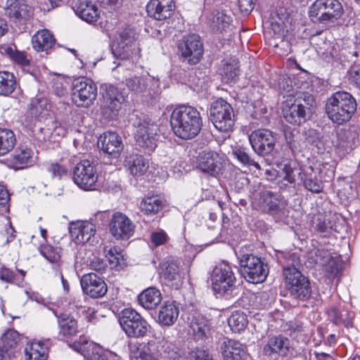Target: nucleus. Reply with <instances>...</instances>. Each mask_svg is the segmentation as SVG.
Returning <instances> with one entry per match:
<instances>
[{
  "label": "nucleus",
  "instance_id": "55",
  "mask_svg": "<svg viewBox=\"0 0 360 360\" xmlns=\"http://www.w3.org/2000/svg\"><path fill=\"white\" fill-rule=\"evenodd\" d=\"M53 91L59 97H63L68 94L67 86L68 82L67 80L60 76H56L52 79Z\"/></svg>",
  "mask_w": 360,
  "mask_h": 360
},
{
  "label": "nucleus",
  "instance_id": "30",
  "mask_svg": "<svg viewBox=\"0 0 360 360\" xmlns=\"http://www.w3.org/2000/svg\"><path fill=\"white\" fill-rule=\"evenodd\" d=\"M103 98L112 111H117L125 101L124 94L112 84H105Z\"/></svg>",
  "mask_w": 360,
  "mask_h": 360
},
{
  "label": "nucleus",
  "instance_id": "41",
  "mask_svg": "<svg viewBox=\"0 0 360 360\" xmlns=\"http://www.w3.org/2000/svg\"><path fill=\"white\" fill-rule=\"evenodd\" d=\"M288 349V338L281 336H276L268 340L264 347V352L266 355H271L274 353L284 354Z\"/></svg>",
  "mask_w": 360,
  "mask_h": 360
},
{
  "label": "nucleus",
  "instance_id": "38",
  "mask_svg": "<svg viewBox=\"0 0 360 360\" xmlns=\"http://www.w3.org/2000/svg\"><path fill=\"white\" fill-rule=\"evenodd\" d=\"M162 299L160 292L155 288H148L143 290L138 297L139 304L145 309L155 308Z\"/></svg>",
  "mask_w": 360,
  "mask_h": 360
},
{
  "label": "nucleus",
  "instance_id": "15",
  "mask_svg": "<svg viewBox=\"0 0 360 360\" xmlns=\"http://www.w3.org/2000/svg\"><path fill=\"white\" fill-rule=\"evenodd\" d=\"M135 42L134 32L124 30L120 32L112 45V52L114 56L121 60H127L132 54V46Z\"/></svg>",
  "mask_w": 360,
  "mask_h": 360
},
{
  "label": "nucleus",
  "instance_id": "24",
  "mask_svg": "<svg viewBox=\"0 0 360 360\" xmlns=\"http://www.w3.org/2000/svg\"><path fill=\"white\" fill-rule=\"evenodd\" d=\"M71 347L86 360H100L105 352L98 344L86 340L75 342Z\"/></svg>",
  "mask_w": 360,
  "mask_h": 360
},
{
  "label": "nucleus",
  "instance_id": "16",
  "mask_svg": "<svg viewBox=\"0 0 360 360\" xmlns=\"http://www.w3.org/2000/svg\"><path fill=\"white\" fill-rule=\"evenodd\" d=\"M181 56L192 64L197 63L202 56L203 49L200 38L197 34L185 37L179 46Z\"/></svg>",
  "mask_w": 360,
  "mask_h": 360
},
{
  "label": "nucleus",
  "instance_id": "60",
  "mask_svg": "<svg viewBox=\"0 0 360 360\" xmlns=\"http://www.w3.org/2000/svg\"><path fill=\"white\" fill-rule=\"evenodd\" d=\"M9 193L7 189L5 188L4 186L0 185V214H2L4 212L7 211V205L9 201Z\"/></svg>",
  "mask_w": 360,
  "mask_h": 360
},
{
  "label": "nucleus",
  "instance_id": "8",
  "mask_svg": "<svg viewBox=\"0 0 360 360\" xmlns=\"http://www.w3.org/2000/svg\"><path fill=\"white\" fill-rule=\"evenodd\" d=\"M285 283L290 295L295 299L304 300L311 295V288L308 279L293 266L283 270Z\"/></svg>",
  "mask_w": 360,
  "mask_h": 360
},
{
  "label": "nucleus",
  "instance_id": "6",
  "mask_svg": "<svg viewBox=\"0 0 360 360\" xmlns=\"http://www.w3.org/2000/svg\"><path fill=\"white\" fill-rule=\"evenodd\" d=\"M239 264L243 276L250 283H262L269 274L267 265L261 258L254 255H242L239 259Z\"/></svg>",
  "mask_w": 360,
  "mask_h": 360
},
{
  "label": "nucleus",
  "instance_id": "4",
  "mask_svg": "<svg viewBox=\"0 0 360 360\" xmlns=\"http://www.w3.org/2000/svg\"><path fill=\"white\" fill-rule=\"evenodd\" d=\"M343 8L338 0H316L309 8V17L312 20L325 23L339 19Z\"/></svg>",
  "mask_w": 360,
  "mask_h": 360
},
{
  "label": "nucleus",
  "instance_id": "52",
  "mask_svg": "<svg viewBox=\"0 0 360 360\" xmlns=\"http://www.w3.org/2000/svg\"><path fill=\"white\" fill-rule=\"evenodd\" d=\"M20 340L18 332L13 329H8L2 335L0 345H6V347L15 349Z\"/></svg>",
  "mask_w": 360,
  "mask_h": 360
},
{
  "label": "nucleus",
  "instance_id": "29",
  "mask_svg": "<svg viewBox=\"0 0 360 360\" xmlns=\"http://www.w3.org/2000/svg\"><path fill=\"white\" fill-rule=\"evenodd\" d=\"M124 166L131 175L141 176L147 172L148 162L143 156L131 154L126 157Z\"/></svg>",
  "mask_w": 360,
  "mask_h": 360
},
{
  "label": "nucleus",
  "instance_id": "36",
  "mask_svg": "<svg viewBox=\"0 0 360 360\" xmlns=\"http://www.w3.org/2000/svg\"><path fill=\"white\" fill-rule=\"evenodd\" d=\"M316 261L323 266V270L330 278L335 276L340 270L341 265L338 260L330 256L328 252H320L317 255Z\"/></svg>",
  "mask_w": 360,
  "mask_h": 360
},
{
  "label": "nucleus",
  "instance_id": "37",
  "mask_svg": "<svg viewBox=\"0 0 360 360\" xmlns=\"http://www.w3.org/2000/svg\"><path fill=\"white\" fill-rule=\"evenodd\" d=\"M232 22L231 15L224 10L214 11L209 20L210 27L214 32H222L226 31Z\"/></svg>",
  "mask_w": 360,
  "mask_h": 360
},
{
  "label": "nucleus",
  "instance_id": "1",
  "mask_svg": "<svg viewBox=\"0 0 360 360\" xmlns=\"http://www.w3.org/2000/svg\"><path fill=\"white\" fill-rule=\"evenodd\" d=\"M174 134L182 139H191L200 131L202 119L200 112L194 107L181 105L172 112L169 118Z\"/></svg>",
  "mask_w": 360,
  "mask_h": 360
},
{
  "label": "nucleus",
  "instance_id": "2",
  "mask_svg": "<svg viewBox=\"0 0 360 360\" xmlns=\"http://www.w3.org/2000/svg\"><path fill=\"white\" fill-rule=\"evenodd\" d=\"M288 82H290L288 78H283L279 82V86L290 94L291 89ZM314 103V98L311 95L305 96L304 98H295L290 94L283 105V117L289 123L300 124L305 121L307 111L313 106Z\"/></svg>",
  "mask_w": 360,
  "mask_h": 360
},
{
  "label": "nucleus",
  "instance_id": "27",
  "mask_svg": "<svg viewBox=\"0 0 360 360\" xmlns=\"http://www.w3.org/2000/svg\"><path fill=\"white\" fill-rule=\"evenodd\" d=\"M159 352L157 345L153 341L146 345H133L130 346V358L131 360H158Z\"/></svg>",
  "mask_w": 360,
  "mask_h": 360
},
{
  "label": "nucleus",
  "instance_id": "42",
  "mask_svg": "<svg viewBox=\"0 0 360 360\" xmlns=\"http://www.w3.org/2000/svg\"><path fill=\"white\" fill-rule=\"evenodd\" d=\"M60 333L65 337H72L77 333V321L70 315L63 314L58 317Z\"/></svg>",
  "mask_w": 360,
  "mask_h": 360
},
{
  "label": "nucleus",
  "instance_id": "9",
  "mask_svg": "<svg viewBox=\"0 0 360 360\" xmlns=\"http://www.w3.org/2000/svg\"><path fill=\"white\" fill-rule=\"evenodd\" d=\"M73 181L84 191H96L98 187L95 165L89 160L78 162L73 169Z\"/></svg>",
  "mask_w": 360,
  "mask_h": 360
},
{
  "label": "nucleus",
  "instance_id": "26",
  "mask_svg": "<svg viewBox=\"0 0 360 360\" xmlns=\"http://www.w3.org/2000/svg\"><path fill=\"white\" fill-rule=\"evenodd\" d=\"M222 349L224 360H251L246 347L238 341L228 340L224 342Z\"/></svg>",
  "mask_w": 360,
  "mask_h": 360
},
{
  "label": "nucleus",
  "instance_id": "22",
  "mask_svg": "<svg viewBox=\"0 0 360 360\" xmlns=\"http://www.w3.org/2000/svg\"><path fill=\"white\" fill-rule=\"evenodd\" d=\"M96 233V226L88 221H78L70 224V234L77 244H84Z\"/></svg>",
  "mask_w": 360,
  "mask_h": 360
},
{
  "label": "nucleus",
  "instance_id": "39",
  "mask_svg": "<svg viewBox=\"0 0 360 360\" xmlns=\"http://www.w3.org/2000/svg\"><path fill=\"white\" fill-rule=\"evenodd\" d=\"M0 53L20 66L25 67L30 65L31 58L25 52L18 51L15 47L7 45L0 46Z\"/></svg>",
  "mask_w": 360,
  "mask_h": 360
},
{
  "label": "nucleus",
  "instance_id": "23",
  "mask_svg": "<svg viewBox=\"0 0 360 360\" xmlns=\"http://www.w3.org/2000/svg\"><path fill=\"white\" fill-rule=\"evenodd\" d=\"M197 167L205 173L215 176L221 172L222 166L217 153L202 151L198 157Z\"/></svg>",
  "mask_w": 360,
  "mask_h": 360
},
{
  "label": "nucleus",
  "instance_id": "51",
  "mask_svg": "<svg viewBox=\"0 0 360 360\" xmlns=\"http://www.w3.org/2000/svg\"><path fill=\"white\" fill-rule=\"evenodd\" d=\"M312 225L321 233H328L334 226V224L330 220V216L322 214H319L314 218Z\"/></svg>",
  "mask_w": 360,
  "mask_h": 360
},
{
  "label": "nucleus",
  "instance_id": "5",
  "mask_svg": "<svg viewBox=\"0 0 360 360\" xmlns=\"http://www.w3.org/2000/svg\"><path fill=\"white\" fill-rule=\"evenodd\" d=\"M210 117L214 127L222 132L231 131L235 124L233 109L222 98H219L212 103Z\"/></svg>",
  "mask_w": 360,
  "mask_h": 360
},
{
  "label": "nucleus",
  "instance_id": "18",
  "mask_svg": "<svg viewBox=\"0 0 360 360\" xmlns=\"http://www.w3.org/2000/svg\"><path fill=\"white\" fill-rule=\"evenodd\" d=\"M174 10V0H150L146 6L148 15L159 21L169 19L173 15Z\"/></svg>",
  "mask_w": 360,
  "mask_h": 360
},
{
  "label": "nucleus",
  "instance_id": "54",
  "mask_svg": "<svg viewBox=\"0 0 360 360\" xmlns=\"http://www.w3.org/2000/svg\"><path fill=\"white\" fill-rule=\"evenodd\" d=\"M41 255L50 262L56 263L60 258V250L51 245L42 246L40 249Z\"/></svg>",
  "mask_w": 360,
  "mask_h": 360
},
{
  "label": "nucleus",
  "instance_id": "48",
  "mask_svg": "<svg viewBox=\"0 0 360 360\" xmlns=\"http://www.w3.org/2000/svg\"><path fill=\"white\" fill-rule=\"evenodd\" d=\"M103 252L111 268L121 266L124 264L122 253L115 247L105 245Z\"/></svg>",
  "mask_w": 360,
  "mask_h": 360
},
{
  "label": "nucleus",
  "instance_id": "43",
  "mask_svg": "<svg viewBox=\"0 0 360 360\" xmlns=\"http://www.w3.org/2000/svg\"><path fill=\"white\" fill-rule=\"evenodd\" d=\"M222 79L226 82L234 81L239 75L238 61L235 58L223 60L221 71Z\"/></svg>",
  "mask_w": 360,
  "mask_h": 360
},
{
  "label": "nucleus",
  "instance_id": "62",
  "mask_svg": "<svg viewBox=\"0 0 360 360\" xmlns=\"http://www.w3.org/2000/svg\"><path fill=\"white\" fill-rule=\"evenodd\" d=\"M287 330L289 331L290 335H296L297 334L304 331L303 323L300 321H290L287 323Z\"/></svg>",
  "mask_w": 360,
  "mask_h": 360
},
{
  "label": "nucleus",
  "instance_id": "13",
  "mask_svg": "<svg viewBox=\"0 0 360 360\" xmlns=\"http://www.w3.org/2000/svg\"><path fill=\"white\" fill-rule=\"evenodd\" d=\"M125 84L129 91L136 96L150 94L159 87V80L148 75H134L126 79Z\"/></svg>",
  "mask_w": 360,
  "mask_h": 360
},
{
  "label": "nucleus",
  "instance_id": "46",
  "mask_svg": "<svg viewBox=\"0 0 360 360\" xmlns=\"http://www.w3.org/2000/svg\"><path fill=\"white\" fill-rule=\"evenodd\" d=\"M16 142L14 133L7 129H0V156L9 153Z\"/></svg>",
  "mask_w": 360,
  "mask_h": 360
},
{
  "label": "nucleus",
  "instance_id": "21",
  "mask_svg": "<svg viewBox=\"0 0 360 360\" xmlns=\"http://www.w3.org/2000/svg\"><path fill=\"white\" fill-rule=\"evenodd\" d=\"M98 148L112 158H117L123 149L121 137L115 132L107 131L100 136Z\"/></svg>",
  "mask_w": 360,
  "mask_h": 360
},
{
  "label": "nucleus",
  "instance_id": "12",
  "mask_svg": "<svg viewBox=\"0 0 360 360\" xmlns=\"http://www.w3.org/2000/svg\"><path fill=\"white\" fill-rule=\"evenodd\" d=\"M249 141L256 153L264 155L273 151L276 138L269 130L258 129L250 134Z\"/></svg>",
  "mask_w": 360,
  "mask_h": 360
},
{
  "label": "nucleus",
  "instance_id": "19",
  "mask_svg": "<svg viewBox=\"0 0 360 360\" xmlns=\"http://www.w3.org/2000/svg\"><path fill=\"white\" fill-rule=\"evenodd\" d=\"M158 131V125L147 121L139 124L136 132L137 144L142 148L153 150L156 146V135Z\"/></svg>",
  "mask_w": 360,
  "mask_h": 360
},
{
  "label": "nucleus",
  "instance_id": "56",
  "mask_svg": "<svg viewBox=\"0 0 360 360\" xmlns=\"http://www.w3.org/2000/svg\"><path fill=\"white\" fill-rule=\"evenodd\" d=\"M288 18L289 14L287 13L286 9L285 8H279L275 15L272 17V20H274L273 26H277L278 29V30L280 32L283 29L285 22L288 21Z\"/></svg>",
  "mask_w": 360,
  "mask_h": 360
},
{
  "label": "nucleus",
  "instance_id": "63",
  "mask_svg": "<svg viewBox=\"0 0 360 360\" xmlns=\"http://www.w3.org/2000/svg\"><path fill=\"white\" fill-rule=\"evenodd\" d=\"M238 7L243 15H248L254 9V0H238Z\"/></svg>",
  "mask_w": 360,
  "mask_h": 360
},
{
  "label": "nucleus",
  "instance_id": "17",
  "mask_svg": "<svg viewBox=\"0 0 360 360\" xmlns=\"http://www.w3.org/2000/svg\"><path fill=\"white\" fill-rule=\"evenodd\" d=\"M110 232L116 239H128L134 232V225L125 214L116 212L110 222Z\"/></svg>",
  "mask_w": 360,
  "mask_h": 360
},
{
  "label": "nucleus",
  "instance_id": "47",
  "mask_svg": "<svg viewBox=\"0 0 360 360\" xmlns=\"http://www.w3.org/2000/svg\"><path fill=\"white\" fill-rule=\"evenodd\" d=\"M162 207V202L158 195L144 198L140 205L141 210L146 214L158 213Z\"/></svg>",
  "mask_w": 360,
  "mask_h": 360
},
{
  "label": "nucleus",
  "instance_id": "28",
  "mask_svg": "<svg viewBox=\"0 0 360 360\" xmlns=\"http://www.w3.org/2000/svg\"><path fill=\"white\" fill-rule=\"evenodd\" d=\"M33 155L34 153L30 148L24 145L20 146L11 156L10 161L12 167L16 169L27 167L34 162Z\"/></svg>",
  "mask_w": 360,
  "mask_h": 360
},
{
  "label": "nucleus",
  "instance_id": "53",
  "mask_svg": "<svg viewBox=\"0 0 360 360\" xmlns=\"http://www.w3.org/2000/svg\"><path fill=\"white\" fill-rule=\"evenodd\" d=\"M233 155L240 163L245 165H252L257 169H260L259 165L250 157L245 148L236 147L233 150Z\"/></svg>",
  "mask_w": 360,
  "mask_h": 360
},
{
  "label": "nucleus",
  "instance_id": "32",
  "mask_svg": "<svg viewBox=\"0 0 360 360\" xmlns=\"http://www.w3.org/2000/svg\"><path fill=\"white\" fill-rule=\"evenodd\" d=\"M190 333L198 340L207 338L210 334L209 320L202 316H194L190 323Z\"/></svg>",
  "mask_w": 360,
  "mask_h": 360
},
{
  "label": "nucleus",
  "instance_id": "49",
  "mask_svg": "<svg viewBox=\"0 0 360 360\" xmlns=\"http://www.w3.org/2000/svg\"><path fill=\"white\" fill-rule=\"evenodd\" d=\"M228 323L233 331L239 333L247 327L248 321L245 313L236 311L230 316Z\"/></svg>",
  "mask_w": 360,
  "mask_h": 360
},
{
  "label": "nucleus",
  "instance_id": "7",
  "mask_svg": "<svg viewBox=\"0 0 360 360\" xmlns=\"http://www.w3.org/2000/svg\"><path fill=\"white\" fill-rule=\"evenodd\" d=\"M119 322L122 330L130 338H143L150 328L148 323L137 311L129 308L122 311Z\"/></svg>",
  "mask_w": 360,
  "mask_h": 360
},
{
  "label": "nucleus",
  "instance_id": "59",
  "mask_svg": "<svg viewBox=\"0 0 360 360\" xmlns=\"http://www.w3.org/2000/svg\"><path fill=\"white\" fill-rule=\"evenodd\" d=\"M48 171L51 174L53 177L58 179H61L68 174V169L58 163L51 164L48 168Z\"/></svg>",
  "mask_w": 360,
  "mask_h": 360
},
{
  "label": "nucleus",
  "instance_id": "35",
  "mask_svg": "<svg viewBox=\"0 0 360 360\" xmlns=\"http://www.w3.org/2000/svg\"><path fill=\"white\" fill-rule=\"evenodd\" d=\"M55 43L53 34L47 30H41L35 33L32 38V47L37 51H47Z\"/></svg>",
  "mask_w": 360,
  "mask_h": 360
},
{
  "label": "nucleus",
  "instance_id": "50",
  "mask_svg": "<svg viewBox=\"0 0 360 360\" xmlns=\"http://www.w3.org/2000/svg\"><path fill=\"white\" fill-rule=\"evenodd\" d=\"M50 108L48 99L44 97L36 98L30 104L32 115L38 117H45L48 115Z\"/></svg>",
  "mask_w": 360,
  "mask_h": 360
},
{
  "label": "nucleus",
  "instance_id": "58",
  "mask_svg": "<svg viewBox=\"0 0 360 360\" xmlns=\"http://www.w3.org/2000/svg\"><path fill=\"white\" fill-rule=\"evenodd\" d=\"M301 179L303 181L305 188L311 192L319 193L323 189L321 181L316 178L306 177L303 179V176L301 175Z\"/></svg>",
  "mask_w": 360,
  "mask_h": 360
},
{
  "label": "nucleus",
  "instance_id": "11",
  "mask_svg": "<svg viewBox=\"0 0 360 360\" xmlns=\"http://www.w3.org/2000/svg\"><path fill=\"white\" fill-rule=\"evenodd\" d=\"M97 96V87L90 79L80 78L75 81L72 92V102L78 107L90 106Z\"/></svg>",
  "mask_w": 360,
  "mask_h": 360
},
{
  "label": "nucleus",
  "instance_id": "64",
  "mask_svg": "<svg viewBox=\"0 0 360 360\" xmlns=\"http://www.w3.org/2000/svg\"><path fill=\"white\" fill-rule=\"evenodd\" d=\"M90 268L92 270L102 274L106 268V264L104 261L98 257H94L90 262Z\"/></svg>",
  "mask_w": 360,
  "mask_h": 360
},
{
  "label": "nucleus",
  "instance_id": "31",
  "mask_svg": "<svg viewBox=\"0 0 360 360\" xmlns=\"http://www.w3.org/2000/svg\"><path fill=\"white\" fill-rule=\"evenodd\" d=\"M6 14L13 20L27 19L32 14V8L20 0H11L6 8Z\"/></svg>",
  "mask_w": 360,
  "mask_h": 360
},
{
  "label": "nucleus",
  "instance_id": "34",
  "mask_svg": "<svg viewBox=\"0 0 360 360\" xmlns=\"http://www.w3.org/2000/svg\"><path fill=\"white\" fill-rule=\"evenodd\" d=\"M75 12L81 19L89 23L96 22L99 17L96 5L87 0L80 1Z\"/></svg>",
  "mask_w": 360,
  "mask_h": 360
},
{
  "label": "nucleus",
  "instance_id": "57",
  "mask_svg": "<svg viewBox=\"0 0 360 360\" xmlns=\"http://www.w3.org/2000/svg\"><path fill=\"white\" fill-rule=\"evenodd\" d=\"M169 240V236L162 230L153 231L150 234V244L153 247L165 245Z\"/></svg>",
  "mask_w": 360,
  "mask_h": 360
},
{
  "label": "nucleus",
  "instance_id": "33",
  "mask_svg": "<svg viewBox=\"0 0 360 360\" xmlns=\"http://www.w3.org/2000/svg\"><path fill=\"white\" fill-rule=\"evenodd\" d=\"M179 314L177 306L173 302H167L159 310L158 321L161 325L170 326L175 323Z\"/></svg>",
  "mask_w": 360,
  "mask_h": 360
},
{
  "label": "nucleus",
  "instance_id": "40",
  "mask_svg": "<svg viewBox=\"0 0 360 360\" xmlns=\"http://www.w3.org/2000/svg\"><path fill=\"white\" fill-rule=\"evenodd\" d=\"M25 352L28 360H46L48 346L41 341L32 342L26 347Z\"/></svg>",
  "mask_w": 360,
  "mask_h": 360
},
{
  "label": "nucleus",
  "instance_id": "61",
  "mask_svg": "<svg viewBox=\"0 0 360 360\" xmlns=\"http://www.w3.org/2000/svg\"><path fill=\"white\" fill-rule=\"evenodd\" d=\"M16 351L15 349L0 345V360H15Z\"/></svg>",
  "mask_w": 360,
  "mask_h": 360
},
{
  "label": "nucleus",
  "instance_id": "20",
  "mask_svg": "<svg viewBox=\"0 0 360 360\" xmlns=\"http://www.w3.org/2000/svg\"><path fill=\"white\" fill-rule=\"evenodd\" d=\"M84 293L94 298L101 297L107 292V285L103 279L96 274H84L80 281Z\"/></svg>",
  "mask_w": 360,
  "mask_h": 360
},
{
  "label": "nucleus",
  "instance_id": "44",
  "mask_svg": "<svg viewBox=\"0 0 360 360\" xmlns=\"http://www.w3.org/2000/svg\"><path fill=\"white\" fill-rule=\"evenodd\" d=\"M160 276L168 284L179 279V265L173 261L163 262L160 265Z\"/></svg>",
  "mask_w": 360,
  "mask_h": 360
},
{
  "label": "nucleus",
  "instance_id": "10",
  "mask_svg": "<svg viewBox=\"0 0 360 360\" xmlns=\"http://www.w3.org/2000/svg\"><path fill=\"white\" fill-rule=\"evenodd\" d=\"M210 281L213 291L224 295L233 290L236 278L231 266L227 262H222L212 270Z\"/></svg>",
  "mask_w": 360,
  "mask_h": 360
},
{
  "label": "nucleus",
  "instance_id": "3",
  "mask_svg": "<svg viewBox=\"0 0 360 360\" xmlns=\"http://www.w3.org/2000/svg\"><path fill=\"white\" fill-rule=\"evenodd\" d=\"M356 109V103L352 96L345 91L333 94L327 101L326 112L334 123L342 124L348 122Z\"/></svg>",
  "mask_w": 360,
  "mask_h": 360
},
{
  "label": "nucleus",
  "instance_id": "45",
  "mask_svg": "<svg viewBox=\"0 0 360 360\" xmlns=\"http://www.w3.org/2000/svg\"><path fill=\"white\" fill-rule=\"evenodd\" d=\"M16 87V79L12 72L0 71V95L8 96Z\"/></svg>",
  "mask_w": 360,
  "mask_h": 360
},
{
  "label": "nucleus",
  "instance_id": "14",
  "mask_svg": "<svg viewBox=\"0 0 360 360\" xmlns=\"http://www.w3.org/2000/svg\"><path fill=\"white\" fill-rule=\"evenodd\" d=\"M164 352L169 360H212V356L207 350L196 349L185 351L178 348L172 343H165Z\"/></svg>",
  "mask_w": 360,
  "mask_h": 360
},
{
  "label": "nucleus",
  "instance_id": "25",
  "mask_svg": "<svg viewBox=\"0 0 360 360\" xmlns=\"http://www.w3.org/2000/svg\"><path fill=\"white\" fill-rule=\"evenodd\" d=\"M258 204L262 210L276 213L284 207L285 201L279 195L265 190L259 193Z\"/></svg>",
  "mask_w": 360,
  "mask_h": 360
}]
</instances>
